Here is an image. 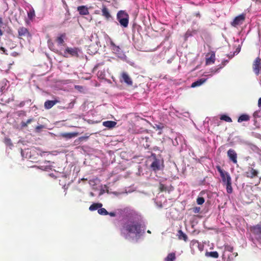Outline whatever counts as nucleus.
<instances>
[{
  "instance_id": "obj_11",
  "label": "nucleus",
  "mask_w": 261,
  "mask_h": 261,
  "mask_svg": "<svg viewBox=\"0 0 261 261\" xmlns=\"http://www.w3.org/2000/svg\"><path fill=\"white\" fill-rule=\"evenodd\" d=\"M215 53L213 51L207 54L206 55V64H214L215 61Z\"/></svg>"
},
{
  "instance_id": "obj_37",
  "label": "nucleus",
  "mask_w": 261,
  "mask_h": 261,
  "mask_svg": "<svg viewBox=\"0 0 261 261\" xmlns=\"http://www.w3.org/2000/svg\"><path fill=\"white\" fill-rule=\"evenodd\" d=\"M0 50H2V51H3V53H4L5 55H8L7 51V50L5 48V47H2H2H0Z\"/></svg>"
},
{
  "instance_id": "obj_35",
  "label": "nucleus",
  "mask_w": 261,
  "mask_h": 261,
  "mask_svg": "<svg viewBox=\"0 0 261 261\" xmlns=\"http://www.w3.org/2000/svg\"><path fill=\"white\" fill-rule=\"evenodd\" d=\"M228 62V60H225L223 62H222L221 65H220V67L215 70V73L217 72L220 69L222 68L226 65V63H227Z\"/></svg>"
},
{
  "instance_id": "obj_17",
  "label": "nucleus",
  "mask_w": 261,
  "mask_h": 261,
  "mask_svg": "<svg viewBox=\"0 0 261 261\" xmlns=\"http://www.w3.org/2000/svg\"><path fill=\"white\" fill-rule=\"evenodd\" d=\"M77 10L81 15H87L89 13L88 8L85 6H79Z\"/></svg>"
},
{
  "instance_id": "obj_12",
  "label": "nucleus",
  "mask_w": 261,
  "mask_h": 261,
  "mask_svg": "<svg viewBox=\"0 0 261 261\" xmlns=\"http://www.w3.org/2000/svg\"><path fill=\"white\" fill-rule=\"evenodd\" d=\"M258 173V172L256 170L253 168L249 167L248 168V171L245 172V175L248 178H253L257 176Z\"/></svg>"
},
{
  "instance_id": "obj_36",
  "label": "nucleus",
  "mask_w": 261,
  "mask_h": 261,
  "mask_svg": "<svg viewBox=\"0 0 261 261\" xmlns=\"http://www.w3.org/2000/svg\"><path fill=\"white\" fill-rule=\"evenodd\" d=\"M225 250L226 251L232 252L233 250V247L230 245H227L225 246Z\"/></svg>"
},
{
  "instance_id": "obj_22",
  "label": "nucleus",
  "mask_w": 261,
  "mask_h": 261,
  "mask_svg": "<svg viewBox=\"0 0 261 261\" xmlns=\"http://www.w3.org/2000/svg\"><path fill=\"white\" fill-rule=\"evenodd\" d=\"M102 206V204L101 203H94L90 205L89 207V210L91 211H95L101 208Z\"/></svg>"
},
{
  "instance_id": "obj_41",
  "label": "nucleus",
  "mask_w": 261,
  "mask_h": 261,
  "mask_svg": "<svg viewBox=\"0 0 261 261\" xmlns=\"http://www.w3.org/2000/svg\"><path fill=\"white\" fill-rule=\"evenodd\" d=\"M3 24V18L0 17V27H2Z\"/></svg>"
},
{
  "instance_id": "obj_25",
  "label": "nucleus",
  "mask_w": 261,
  "mask_h": 261,
  "mask_svg": "<svg viewBox=\"0 0 261 261\" xmlns=\"http://www.w3.org/2000/svg\"><path fill=\"white\" fill-rule=\"evenodd\" d=\"M205 255L215 258H217L219 257V254L217 251L206 252Z\"/></svg>"
},
{
  "instance_id": "obj_14",
  "label": "nucleus",
  "mask_w": 261,
  "mask_h": 261,
  "mask_svg": "<svg viewBox=\"0 0 261 261\" xmlns=\"http://www.w3.org/2000/svg\"><path fill=\"white\" fill-rule=\"evenodd\" d=\"M59 100L57 99L53 100H48L44 102V106L45 109L48 110L51 109L54 106L59 103Z\"/></svg>"
},
{
  "instance_id": "obj_46",
  "label": "nucleus",
  "mask_w": 261,
  "mask_h": 261,
  "mask_svg": "<svg viewBox=\"0 0 261 261\" xmlns=\"http://www.w3.org/2000/svg\"><path fill=\"white\" fill-rule=\"evenodd\" d=\"M75 88L76 89H80V88H82V87L80 86H75Z\"/></svg>"
},
{
  "instance_id": "obj_4",
  "label": "nucleus",
  "mask_w": 261,
  "mask_h": 261,
  "mask_svg": "<svg viewBox=\"0 0 261 261\" xmlns=\"http://www.w3.org/2000/svg\"><path fill=\"white\" fill-rule=\"evenodd\" d=\"M18 37L19 39H23V37L31 38L32 35L27 28L21 27L18 29Z\"/></svg>"
},
{
  "instance_id": "obj_15",
  "label": "nucleus",
  "mask_w": 261,
  "mask_h": 261,
  "mask_svg": "<svg viewBox=\"0 0 261 261\" xmlns=\"http://www.w3.org/2000/svg\"><path fill=\"white\" fill-rule=\"evenodd\" d=\"M121 77L123 82L127 84L128 85H132V80L127 73L124 72H122L121 74Z\"/></svg>"
},
{
  "instance_id": "obj_20",
  "label": "nucleus",
  "mask_w": 261,
  "mask_h": 261,
  "mask_svg": "<svg viewBox=\"0 0 261 261\" xmlns=\"http://www.w3.org/2000/svg\"><path fill=\"white\" fill-rule=\"evenodd\" d=\"M206 79H203L202 78V79H199L197 81L193 82L192 84L191 87L192 88H195V87L200 86L203 83H204L206 82Z\"/></svg>"
},
{
  "instance_id": "obj_39",
  "label": "nucleus",
  "mask_w": 261,
  "mask_h": 261,
  "mask_svg": "<svg viewBox=\"0 0 261 261\" xmlns=\"http://www.w3.org/2000/svg\"><path fill=\"white\" fill-rule=\"evenodd\" d=\"M43 125H38L36 127V131H38L39 129H41L43 128Z\"/></svg>"
},
{
  "instance_id": "obj_2",
  "label": "nucleus",
  "mask_w": 261,
  "mask_h": 261,
  "mask_svg": "<svg viewBox=\"0 0 261 261\" xmlns=\"http://www.w3.org/2000/svg\"><path fill=\"white\" fill-rule=\"evenodd\" d=\"M117 19L122 27L124 28H127L128 27L129 15L125 11L120 10L118 12L117 14Z\"/></svg>"
},
{
  "instance_id": "obj_42",
  "label": "nucleus",
  "mask_w": 261,
  "mask_h": 261,
  "mask_svg": "<svg viewBox=\"0 0 261 261\" xmlns=\"http://www.w3.org/2000/svg\"><path fill=\"white\" fill-rule=\"evenodd\" d=\"M258 106L261 107V97L259 98L258 101Z\"/></svg>"
},
{
  "instance_id": "obj_21",
  "label": "nucleus",
  "mask_w": 261,
  "mask_h": 261,
  "mask_svg": "<svg viewBox=\"0 0 261 261\" xmlns=\"http://www.w3.org/2000/svg\"><path fill=\"white\" fill-rule=\"evenodd\" d=\"M225 184L226 185L227 192L229 194L231 193L232 192V188L231 187V179L230 176H228L227 182Z\"/></svg>"
},
{
  "instance_id": "obj_30",
  "label": "nucleus",
  "mask_w": 261,
  "mask_h": 261,
  "mask_svg": "<svg viewBox=\"0 0 261 261\" xmlns=\"http://www.w3.org/2000/svg\"><path fill=\"white\" fill-rule=\"evenodd\" d=\"M33 119L30 118L27 120L26 122L22 121L21 123V126L22 127H25L31 123L33 121Z\"/></svg>"
},
{
  "instance_id": "obj_48",
  "label": "nucleus",
  "mask_w": 261,
  "mask_h": 261,
  "mask_svg": "<svg viewBox=\"0 0 261 261\" xmlns=\"http://www.w3.org/2000/svg\"><path fill=\"white\" fill-rule=\"evenodd\" d=\"M158 128L159 129H162V127H160L159 126H157Z\"/></svg>"
},
{
  "instance_id": "obj_5",
  "label": "nucleus",
  "mask_w": 261,
  "mask_h": 261,
  "mask_svg": "<svg viewBox=\"0 0 261 261\" xmlns=\"http://www.w3.org/2000/svg\"><path fill=\"white\" fill-rule=\"evenodd\" d=\"M252 68L254 72L257 75L261 72V59L259 57L256 58L254 61Z\"/></svg>"
},
{
  "instance_id": "obj_31",
  "label": "nucleus",
  "mask_w": 261,
  "mask_h": 261,
  "mask_svg": "<svg viewBox=\"0 0 261 261\" xmlns=\"http://www.w3.org/2000/svg\"><path fill=\"white\" fill-rule=\"evenodd\" d=\"M98 213L99 214L101 215H108V212L105 208H99L98 210Z\"/></svg>"
},
{
  "instance_id": "obj_40",
  "label": "nucleus",
  "mask_w": 261,
  "mask_h": 261,
  "mask_svg": "<svg viewBox=\"0 0 261 261\" xmlns=\"http://www.w3.org/2000/svg\"><path fill=\"white\" fill-rule=\"evenodd\" d=\"M108 215H109L111 217H115L116 216V213L115 212H108Z\"/></svg>"
},
{
  "instance_id": "obj_29",
  "label": "nucleus",
  "mask_w": 261,
  "mask_h": 261,
  "mask_svg": "<svg viewBox=\"0 0 261 261\" xmlns=\"http://www.w3.org/2000/svg\"><path fill=\"white\" fill-rule=\"evenodd\" d=\"M159 189L160 192H166L170 191V190L167 187L165 186L164 184L160 183L159 185Z\"/></svg>"
},
{
  "instance_id": "obj_7",
  "label": "nucleus",
  "mask_w": 261,
  "mask_h": 261,
  "mask_svg": "<svg viewBox=\"0 0 261 261\" xmlns=\"http://www.w3.org/2000/svg\"><path fill=\"white\" fill-rule=\"evenodd\" d=\"M79 49L76 47H67L64 53V57H68V55H70L72 57H78Z\"/></svg>"
},
{
  "instance_id": "obj_43",
  "label": "nucleus",
  "mask_w": 261,
  "mask_h": 261,
  "mask_svg": "<svg viewBox=\"0 0 261 261\" xmlns=\"http://www.w3.org/2000/svg\"><path fill=\"white\" fill-rule=\"evenodd\" d=\"M195 16H196V17H200V12H197V13H195Z\"/></svg>"
},
{
  "instance_id": "obj_16",
  "label": "nucleus",
  "mask_w": 261,
  "mask_h": 261,
  "mask_svg": "<svg viewBox=\"0 0 261 261\" xmlns=\"http://www.w3.org/2000/svg\"><path fill=\"white\" fill-rule=\"evenodd\" d=\"M77 133H64L60 134V136L66 139H69L77 136Z\"/></svg>"
},
{
  "instance_id": "obj_8",
  "label": "nucleus",
  "mask_w": 261,
  "mask_h": 261,
  "mask_svg": "<svg viewBox=\"0 0 261 261\" xmlns=\"http://www.w3.org/2000/svg\"><path fill=\"white\" fill-rule=\"evenodd\" d=\"M246 17V15L245 14H241L239 16L236 17L233 20V21L231 22V25L234 27L242 24Z\"/></svg>"
},
{
  "instance_id": "obj_10",
  "label": "nucleus",
  "mask_w": 261,
  "mask_h": 261,
  "mask_svg": "<svg viewBox=\"0 0 261 261\" xmlns=\"http://www.w3.org/2000/svg\"><path fill=\"white\" fill-rule=\"evenodd\" d=\"M227 156L229 159L234 164L237 163V153L236 151L232 149H230L227 151Z\"/></svg>"
},
{
  "instance_id": "obj_19",
  "label": "nucleus",
  "mask_w": 261,
  "mask_h": 261,
  "mask_svg": "<svg viewBox=\"0 0 261 261\" xmlns=\"http://www.w3.org/2000/svg\"><path fill=\"white\" fill-rule=\"evenodd\" d=\"M117 122L113 121H106L102 122V125L109 128H112L116 126Z\"/></svg>"
},
{
  "instance_id": "obj_18",
  "label": "nucleus",
  "mask_w": 261,
  "mask_h": 261,
  "mask_svg": "<svg viewBox=\"0 0 261 261\" xmlns=\"http://www.w3.org/2000/svg\"><path fill=\"white\" fill-rule=\"evenodd\" d=\"M101 12L102 15L107 20H109L110 18H111V15L109 12V9L106 7V6L103 5Z\"/></svg>"
},
{
  "instance_id": "obj_23",
  "label": "nucleus",
  "mask_w": 261,
  "mask_h": 261,
  "mask_svg": "<svg viewBox=\"0 0 261 261\" xmlns=\"http://www.w3.org/2000/svg\"><path fill=\"white\" fill-rule=\"evenodd\" d=\"M178 237L179 240H183L185 242H187L188 240L187 236L181 230L178 231Z\"/></svg>"
},
{
  "instance_id": "obj_9",
  "label": "nucleus",
  "mask_w": 261,
  "mask_h": 261,
  "mask_svg": "<svg viewBox=\"0 0 261 261\" xmlns=\"http://www.w3.org/2000/svg\"><path fill=\"white\" fill-rule=\"evenodd\" d=\"M216 168L218 171L220 173L222 181L224 184L227 183L228 176H230L229 173L223 170L220 166H217Z\"/></svg>"
},
{
  "instance_id": "obj_49",
  "label": "nucleus",
  "mask_w": 261,
  "mask_h": 261,
  "mask_svg": "<svg viewBox=\"0 0 261 261\" xmlns=\"http://www.w3.org/2000/svg\"><path fill=\"white\" fill-rule=\"evenodd\" d=\"M260 85H261V77H260Z\"/></svg>"
},
{
  "instance_id": "obj_33",
  "label": "nucleus",
  "mask_w": 261,
  "mask_h": 261,
  "mask_svg": "<svg viewBox=\"0 0 261 261\" xmlns=\"http://www.w3.org/2000/svg\"><path fill=\"white\" fill-rule=\"evenodd\" d=\"M35 16V11L34 10H30L28 13V18L32 20Z\"/></svg>"
},
{
  "instance_id": "obj_27",
  "label": "nucleus",
  "mask_w": 261,
  "mask_h": 261,
  "mask_svg": "<svg viewBox=\"0 0 261 261\" xmlns=\"http://www.w3.org/2000/svg\"><path fill=\"white\" fill-rule=\"evenodd\" d=\"M175 259V253H170L168 254L167 256L165 258L166 261H174Z\"/></svg>"
},
{
  "instance_id": "obj_47",
  "label": "nucleus",
  "mask_w": 261,
  "mask_h": 261,
  "mask_svg": "<svg viewBox=\"0 0 261 261\" xmlns=\"http://www.w3.org/2000/svg\"><path fill=\"white\" fill-rule=\"evenodd\" d=\"M147 232L148 233H151V231L149 230H148Z\"/></svg>"
},
{
  "instance_id": "obj_32",
  "label": "nucleus",
  "mask_w": 261,
  "mask_h": 261,
  "mask_svg": "<svg viewBox=\"0 0 261 261\" xmlns=\"http://www.w3.org/2000/svg\"><path fill=\"white\" fill-rule=\"evenodd\" d=\"M4 143L7 145L9 146H12L13 143L11 140V139L9 138H5L4 140Z\"/></svg>"
},
{
  "instance_id": "obj_3",
  "label": "nucleus",
  "mask_w": 261,
  "mask_h": 261,
  "mask_svg": "<svg viewBox=\"0 0 261 261\" xmlns=\"http://www.w3.org/2000/svg\"><path fill=\"white\" fill-rule=\"evenodd\" d=\"M152 156H153V161L150 165L151 169L154 172L163 169L164 168L163 161L158 159L155 154H152Z\"/></svg>"
},
{
  "instance_id": "obj_44",
  "label": "nucleus",
  "mask_w": 261,
  "mask_h": 261,
  "mask_svg": "<svg viewBox=\"0 0 261 261\" xmlns=\"http://www.w3.org/2000/svg\"><path fill=\"white\" fill-rule=\"evenodd\" d=\"M86 138H87V137H80V138H79V139H80V140H84V139H86Z\"/></svg>"
},
{
  "instance_id": "obj_26",
  "label": "nucleus",
  "mask_w": 261,
  "mask_h": 261,
  "mask_svg": "<svg viewBox=\"0 0 261 261\" xmlns=\"http://www.w3.org/2000/svg\"><path fill=\"white\" fill-rule=\"evenodd\" d=\"M65 37V34H61L60 36L58 37L56 41L58 44L62 45L64 43V38Z\"/></svg>"
},
{
  "instance_id": "obj_45",
  "label": "nucleus",
  "mask_w": 261,
  "mask_h": 261,
  "mask_svg": "<svg viewBox=\"0 0 261 261\" xmlns=\"http://www.w3.org/2000/svg\"><path fill=\"white\" fill-rule=\"evenodd\" d=\"M3 35V32L1 29H0V36H2Z\"/></svg>"
},
{
  "instance_id": "obj_24",
  "label": "nucleus",
  "mask_w": 261,
  "mask_h": 261,
  "mask_svg": "<svg viewBox=\"0 0 261 261\" xmlns=\"http://www.w3.org/2000/svg\"><path fill=\"white\" fill-rule=\"evenodd\" d=\"M250 119V117L247 114L241 115L238 119V122H242L243 121H247Z\"/></svg>"
},
{
  "instance_id": "obj_1",
  "label": "nucleus",
  "mask_w": 261,
  "mask_h": 261,
  "mask_svg": "<svg viewBox=\"0 0 261 261\" xmlns=\"http://www.w3.org/2000/svg\"><path fill=\"white\" fill-rule=\"evenodd\" d=\"M120 231L121 235L126 239L129 238L130 234L140 237L145 233V226L139 222L127 219L122 223Z\"/></svg>"
},
{
  "instance_id": "obj_13",
  "label": "nucleus",
  "mask_w": 261,
  "mask_h": 261,
  "mask_svg": "<svg viewBox=\"0 0 261 261\" xmlns=\"http://www.w3.org/2000/svg\"><path fill=\"white\" fill-rule=\"evenodd\" d=\"M250 231L254 235L261 236V223L250 227Z\"/></svg>"
},
{
  "instance_id": "obj_6",
  "label": "nucleus",
  "mask_w": 261,
  "mask_h": 261,
  "mask_svg": "<svg viewBox=\"0 0 261 261\" xmlns=\"http://www.w3.org/2000/svg\"><path fill=\"white\" fill-rule=\"evenodd\" d=\"M110 45L111 47L112 52L114 54H115L119 58L123 57V56H124V54L121 48L119 46L116 45L112 41L111 42Z\"/></svg>"
},
{
  "instance_id": "obj_34",
  "label": "nucleus",
  "mask_w": 261,
  "mask_h": 261,
  "mask_svg": "<svg viewBox=\"0 0 261 261\" xmlns=\"http://www.w3.org/2000/svg\"><path fill=\"white\" fill-rule=\"evenodd\" d=\"M204 198L202 197H198L197 198L196 202L198 204L201 205L204 202Z\"/></svg>"
},
{
  "instance_id": "obj_38",
  "label": "nucleus",
  "mask_w": 261,
  "mask_h": 261,
  "mask_svg": "<svg viewBox=\"0 0 261 261\" xmlns=\"http://www.w3.org/2000/svg\"><path fill=\"white\" fill-rule=\"evenodd\" d=\"M200 210V207H194V209H193V212H194L195 213H199V212Z\"/></svg>"
},
{
  "instance_id": "obj_28",
  "label": "nucleus",
  "mask_w": 261,
  "mask_h": 261,
  "mask_svg": "<svg viewBox=\"0 0 261 261\" xmlns=\"http://www.w3.org/2000/svg\"><path fill=\"white\" fill-rule=\"evenodd\" d=\"M220 119L221 120H223V121H225L226 122H232V119L231 118L229 117L228 116L226 115H222L220 118Z\"/></svg>"
}]
</instances>
